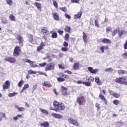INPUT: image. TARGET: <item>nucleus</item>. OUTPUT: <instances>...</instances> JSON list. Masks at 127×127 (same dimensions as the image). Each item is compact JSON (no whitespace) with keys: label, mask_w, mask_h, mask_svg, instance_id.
I'll return each instance as SVG.
<instances>
[{"label":"nucleus","mask_w":127,"mask_h":127,"mask_svg":"<svg viewBox=\"0 0 127 127\" xmlns=\"http://www.w3.org/2000/svg\"><path fill=\"white\" fill-rule=\"evenodd\" d=\"M28 74H36V73H37V71H33L31 69H30L28 71Z\"/></svg>","instance_id":"ea45409f"},{"label":"nucleus","mask_w":127,"mask_h":127,"mask_svg":"<svg viewBox=\"0 0 127 127\" xmlns=\"http://www.w3.org/2000/svg\"><path fill=\"white\" fill-rule=\"evenodd\" d=\"M124 49H127V40L126 41L124 45Z\"/></svg>","instance_id":"0e129e2a"},{"label":"nucleus","mask_w":127,"mask_h":127,"mask_svg":"<svg viewBox=\"0 0 127 127\" xmlns=\"http://www.w3.org/2000/svg\"><path fill=\"white\" fill-rule=\"evenodd\" d=\"M17 109H18L19 112H22L25 110V108L23 107H19L18 106H16Z\"/></svg>","instance_id":"58836bf2"},{"label":"nucleus","mask_w":127,"mask_h":127,"mask_svg":"<svg viewBox=\"0 0 127 127\" xmlns=\"http://www.w3.org/2000/svg\"><path fill=\"white\" fill-rule=\"evenodd\" d=\"M1 22L3 24H7L8 23V21L5 18H2L1 20Z\"/></svg>","instance_id":"bb28decb"},{"label":"nucleus","mask_w":127,"mask_h":127,"mask_svg":"<svg viewBox=\"0 0 127 127\" xmlns=\"http://www.w3.org/2000/svg\"><path fill=\"white\" fill-rule=\"evenodd\" d=\"M28 38L29 42H32V41H33V36H32V35H29Z\"/></svg>","instance_id":"4c0bfd02"},{"label":"nucleus","mask_w":127,"mask_h":127,"mask_svg":"<svg viewBox=\"0 0 127 127\" xmlns=\"http://www.w3.org/2000/svg\"><path fill=\"white\" fill-rule=\"evenodd\" d=\"M82 33H83L82 37H83V41L85 44H87L88 42V39H87L88 37V36L84 32Z\"/></svg>","instance_id":"f3484780"},{"label":"nucleus","mask_w":127,"mask_h":127,"mask_svg":"<svg viewBox=\"0 0 127 127\" xmlns=\"http://www.w3.org/2000/svg\"><path fill=\"white\" fill-rule=\"evenodd\" d=\"M30 65L32 68H36V67H38V65H37V64H33Z\"/></svg>","instance_id":"69168bd1"},{"label":"nucleus","mask_w":127,"mask_h":127,"mask_svg":"<svg viewBox=\"0 0 127 127\" xmlns=\"http://www.w3.org/2000/svg\"><path fill=\"white\" fill-rule=\"evenodd\" d=\"M122 57H123L124 59H127V53H124L122 55Z\"/></svg>","instance_id":"6e6d98bb"},{"label":"nucleus","mask_w":127,"mask_h":127,"mask_svg":"<svg viewBox=\"0 0 127 127\" xmlns=\"http://www.w3.org/2000/svg\"><path fill=\"white\" fill-rule=\"evenodd\" d=\"M17 40L18 41L19 46H23V39L20 35H18L17 37Z\"/></svg>","instance_id":"423d86ee"},{"label":"nucleus","mask_w":127,"mask_h":127,"mask_svg":"<svg viewBox=\"0 0 127 127\" xmlns=\"http://www.w3.org/2000/svg\"><path fill=\"white\" fill-rule=\"evenodd\" d=\"M82 84L83 85H85V86H86V87H91V86H92L91 85V83H90V82H89L84 81V82H82Z\"/></svg>","instance_id":"f704fd0d"},{"label":"nucleus","mask_w":127,"mask_h":127,"mask_svg":"<svg viewBox=\"0 0 127 127\" xmlns=\"http://www.w3.org/2000/svg\"><path fill=\"white\" fill-rule=\"evenodd\" d=\"M60 9L61 10H62V11H64V12H66V10H67L66 7H60Z\"/></svg>","instance_id":"5fc2aeb1"},{"label":"nucleus","mask_w":127,"mask_h":127,"mask_svg":"<svg viewBox=\"0 0 127 127\" xmlns=\"http://www.w3.org/2000/svg\"><path fill=\"white\" fill-rule=\"evenodd\" d=\"M64 73H67L69 75H71L72 74V71L70 70H64Z\"/></svg>","instance_id":"680f3d73"},{"label":"nucleus","mask_w":127,"mask_h":127,"mask_svg":"<svg viewBox=\"0 0 127 127\" xmlns=\"http://www.w3.org/2000/svg\"><path fill=\"white\" fill-rule=\"evenodd\" d=\"M53 16L55 19V20H59V16L57 13H54L53 14Z\"/></svg>","instance_id":"393cba45"},{"label":"nucleus","mask_w":127,"mask_h":127,"mask_svg":"<svg viewBox=\"0 0 127 127\" xmlns=\"http://www.w3.org/2000/svg\"><path fill=\"white\" fill-rule=\"evenodd\" d=\"M62 51H68V49L67 48H62Z\"/></svg>","instance_id":"774afa93"},{"label":"nucleus","mask_w":127,"mask_h":127,"mask_svg":"<svg viewBox=\"0 0 127 127\" xmlns=\"http://www.w3.org/2000/svg\"><path fill=\"white\" fill-rule=\"evenodd\" d=\"M100 50L102 51V53L105 52V50H107V49H109V46H103L100 48Z\"/></svg>","instance_id":"6ab92c4d"},{"label":"nucleus","mask_w":127,"mask_h":127,"mask_svg":"<svg viewBox=\"0 0 127 127\" xmlns=\"http://www.w3.org/2000/svg\"><path fill=\"white\" fill-rule=\"evenodd\" d=\"M67 122L69 124H72L73 126H75L76 127L79 126V123L76 120H75L73 118H69L67 120Z\"/></svg>","instance_id":"39448f33"},{"label":"nucleus","mask_w":127,"mask_h":127,"mask_svg":"<svg viewBox=\"0 0 127 127\" xmlns=\"http://www.w3.org/2000/svg\"><path fill=\"white\" fill-rule=\"evenodd\" d=\"M38 73H39V74H40V75H44V76H45L46 77H47V74L45 72H43L42 71H38Z\"/></svg>","instance_id":"3c124183"},{"label":"nucleus","mask_w":127,"mask_h":127,"mask_svg":"<svg viewBox=\"0 0 127 127\" xmlns=\"http://www.w3.org/2000/svg\"><path fill=\"white\" fill-rule=\"evenodd\" d=\"M95 82H97V84H98V85H101V81H100V79L99 78V77L96 76L95 78Z\"/></svg>","instance_id":"473e14b6"},{"label":"nucleus","mask_w":127,"mask_h":127,"mask_svg":"<svg viewBox=\"0 0 127 127\" xmlns=\"http://www.w3.org/2000/svg\"><path fill=\"white\" fill-rule=\"evenodd\" d=\"M41 126H42L44 127H49V124L48 123V122H44L41 124Z\"/></svg>","instance_id":"72a5a7b5"},{"label":"nucleus","mask_w":127,"mask_h":127,"mask_svg":"<svg viewBox=\"0 0 127 127\" xmlns=\"http://www.w3.org/2000/svg\"><path fill=\"white\" fill-rule=\"evenodd\" d=\"M64 31L65 32H68L69 33L70 31H71V27L68 26H66L64 28Z\"/></svg>","instance_id":"c756f323"},{"label":"nucleus","mask_w":127,"mask_h":127,"mask_svg":"<svg viewBox=\"0 0 127 127\" xmlns=\"http://www.w3.org/2000/svg\"><path fill=\"white\" fill-rule=\"evenodd\" d=\"M99 98H100L101 100L102 101H103L104 103H105V105H107V100H106V98H105V96L104 95H101V94L99 95Z\"/></svg>","instance_id":"4be33fe9"},{"label":"nucleus","mask_w":127,"mask_h":127,"mask_svg":"<svg viewBox=\"0 0 127 127\" xmlns=\"http://www.w3.org/2000/svg\"><path fill=\"white\" fill-rule=\"evenodd\" d=\"M34 4L35 6H36L37 8L38 9V10H41V4H40V3L36 2L34 3Z\"/></svg>","instance_id":"a211bd4d"},{"label":"nucleus","mask_w":127,"mask_h":127,"mask_svg":"<svg viewBox=\"0 0 127 127\" xmlns=\"http://www.w3.org/2000/svg\"><path fill=\"white\" fill-rule=\"evenodd\" d=\"M126 33V31L124 30H119L118 31V36L119 37H122L123 34Z\"/></svg>","instance_id":"412c9836"},{"label":"nucleus","mask_w":127,"mask_h":127,"mask_svg":"<svg viewBox=\"0 0 127 127\" xmlns=\"http://www.w3.org/2000/svg\"><path fill=\"white\" fill-rule=\"evenodd\" d=\"M124 81H126V78H125L123 77L117 78L115 79V82L116 83H119V84H123V82H124Z\"/></svg>","instance_id":"6e6552de"},{"label":"nucleus","mask_w":127,"mask_h":127,"mask_svg":"<svg viewBox=\"0 0 127 127\" xmlns=\"http://www.w3.org/2000/svg\"><path fill=\"white\" fill-rule=\"evenodd\" d=\"M3 118H5V113L0 112V122H1V120H2Z\"/></svg>","instance_id":"cd10ccee"},{"label":"nucleus","mask_w":127,"mask_h":127,"mask_svg":"<svg viewBox=\"0 0 127 127\" xmlns=\"http://www.w3.org/2000/svg\"><path fill=\"white\" fill-rule=\"evenodd\" d=\"M53 106L55 109L51 107L50 108V110L55 111L56 112H59L60 111H64L65 110V105H64V103H59V102L57 101H55L53 102Z\"/></svg>","instance_id":"f257e3e1"},{"label":"nucleus","mask_w":127,"mask_h":127,"mask_svg":"<svg viewBox=\"0 0 127 127\" xmlns=\"http://www.w3.org/2000/svg\"><path fill=\"white\" fill-rule=\"evenodd\" d=\"M100 40H101V42L102 43H105L106 44H111L112 43V41H111V40L107 38L105 39H100Z\"/></svg>","instance_id":"9b49d317"},{"label":"nucleus","mask_w":127,"mask_h":127,"mask_svg":"<svg viewBox=\"0 0 127 127\" xmlns=\"http://www.w3.org/2000/svg\"><path fill=\"white\" fill-rule=\"evenodd\" d=\"M58 33H59L60 35H62V34H63V33L64 32V31L63 30H59L58 31Z\"/></svg>","instance_id":"e2e57ef3"},{"label":"nucleus","mask_w":127,"mask_h":127,"mask_svg":"<svg viewBox=\"0 0 127 127\" xmlns=\"http://www.w3.org/2000/svg\"><path fill=\"white\" fill-rule=\"evenodd\" d=\"M61 90L63 96H66V95H68V92H67V88L64 87V86H63L61 87Z\"/></svg>","instance_id":"9d476101"},{"label":"nucleus","mask_w":127,"mask_h":127,"mask_svg":"<svg viewBox=\"0 0 127 127\" xmlns=\"http://www.w3.org/2000/svg\"><path fill=\"white\" fill-rule=\"evenodd\" d=\"M119 125H120V127H123V126H125V123L122 121H120L118 122Z\"/></svg>","instance_id":"052dcab7"},{"label":"nucleus","mask_w":127,"mask_h":127,"mask_svg":"<svg viewBox=\"0 0 127 127\" xmlns=\"http://www.w3.org/2000/svg\"><path fill=\"white\" fill-rule=\"evenodd\" d=\"M120 30V28L118 27L115 30H114L113 32L112 33V36H115L117 33H118V31L119 32Z\"/></svg>","instance_id":"c85d7f7f"},{"label":"nucleus","mask_w":127,"mask_h":127,"mask_svg":"<svg viewBox=\"0 0 127 127\" xmlns=\"http://www.w3.org/2000/svg\"><path fill=\"white\" fill-rule=\"evenodd\" d=\"M9 18L11 21H15V16L12 14L9 15Z\"/></svg>","instance_id":"7c9ffc66"},{"label":"nucleus","mask_w":127,"mask_h":127,"mask_svg":"<svg viewBox=\"0 0 127 127\" xmlns=\"http://www.w3.org/2000/svg\"><path fill=\"white\" fill-rule=\"evenodd\" d=\"M95 26H96V27L100 28V25L99 24V21H98V19H96L95 20Z\"/></svg>","instance_id":"e433bc0d"},{"label":"nucleus","mask_w":127,"mask_h":127,"mask_svg":"<svg viewBox=\"0 0 127 127\" xmlns=\"http://www.w3.org/2000/svg\"><path fill=\"white\" fill-rule=\"evenodd\" d=\"M76 101L79 106H85L86 104V99H85V97L82 95H80L77 97Z\"/></svg>","instance_id":"f03ea898"},{"label":"nucleus","mask_w":127,"mask_h":127,"mask_svg":"<svg viewBox=\"0 0 127 127\" xmlns=\"http://www.w3.org/2000/svg\"><path fill=\"white\" fill-rule=\"evenodd\" d=\"M110 94L111 95V96H113V97H114L115 98H117V99H118V98H120V97L121 96L120 95V94L117 93L116 92H114L112 90L110 91Z\"/></svg>","instance_id":"ddd939ff"},{"label":"nucleus","mask_w":127,"mask_h":127,"mask_svg":"<svg viewBox=\"0 0 127 127\" xmlns=\"http://www.w3.org/2000/svg\"><path fill=\"white\" fill-rule=\"evenodd\" d=\"M29 88V85L28 84H24V87H23V90H26Z\"/></svg>","instance_id":"09e8293b"},{"label":"nucleus","mask_w":127,"mask_h":127,"mask_svg":"<svg viewBox=\"0 0 127 127\" xmlns=\"http://www.w3.org/2000/svg\"><path fill=\"white\" fill-rule=\"evenodd\" d=\"M37 88V84H35L33 85V91H34V90H36V89Z\"/></svg>","instance_id":"338daca9"},{"label":"nucleus","mask_w":127,"mask_h":127,"mask_svg":"<svg viewBox=\"0 0 127 127\" xmlns=\"http://www.w3.org/2000/svg\"><path fill=\"white\" fill-rule=\"evenodd\" d=\"M118 74L119 75H124L125 74H127V71L123 69L119 70Z\"/></svg>","instance_id":"b1692460"},{"label":"nucleus","mask_w":127,"mask_h":127,"mask_svg":"<svg viewBox=\"0 0 127 127\" xmlns=\"http://www.w3.org/2000/svg\"><path fill=\"white\" fill-rule=\"evenodd\" d=\"M87 69L89 71V72H90V73H92V74H96V73L98 72V71H99L98 69H94L92 67H88Z\"/></svg>","instance_id":"f8f14e48"},{"label":"nucleus","mask_w":127,"mask_h":127,"mask_svg":"<svg viewBox=\"0 0 127 127\" xmlns=\"http://www.w3.org/2000/svg\"><path fill=\"white\" fill-rule=\"evenodd\" d=\"M86 79L88 80V81H90V82H94V78L93 77H90V78L89 77H86Z\"/></svg>","instance_id":"bf43d9fd"},{"label":"nucleus","mask_w":127,"mask_h":127,"mask_svg":"<svg viewBox=\"0 0 127 127\" xmlns=\"http://www.w3.org/2000/svg\"><path fill=\"white\" fill-rule=\"evenodd\" d=\"M7 4L9 5L10 6L12 5V0H5Z\"/></svg>","instance_id":"c9c22d12"},{"label":"nucleus","mask_w":127,"mask_h":127,"mask_svg":"<svg viewBox=\"0 0 127 127\" xmlns=\"http://www.w3.org/2000/svg\"><path fill=\"white\" fill-rule=\"evenodd\" d=\"M23 62H24V63H29L30 64V65H31V64H33V62H32V61H30V60H28V59H23Z\"/></svg>","instance_id":"a878e982"},{"label":"nucleus","mask_w":127,"mask_h":127,"mask_svg":"<svg viewBox=\"0 0 127 127\" xmlns=\"http://www.w3.org/2000/svg\"><path fill=\"white\" fill-rule=\"evenodd\" d=\"M5 61L11 64L15 63V62H16V60L12 57L5 58Z\"/></svg>","instance_id":"0eeeda50"},{"label":"nucleus","mask_w":127,"mask_h":127,"mask_svg":"<svg viewBox=\"0 0 127 127\" xmlns=\"http://www.w3.org/2000/svg\"><path fill=\"white\" fill-rule=\"evenodd\" d=\"M83 13V12H82L81 11L78 12L77 13V14H75L74 16V19H80V18H81V16H82V14Z\"/></svg>","instance_id":"2eb2a0df"},{"label":"nucleus","mask_w":127,"mask_h":127,"mask_svg":"<svg viewBox=\"0 0 127 127\" xmlns=\"http://www.w3.org/2000/svg\"><path fill=\"white\" fill-rule=\"evenodd\" d=\"M69 34L66 33L64 36V40H66V41H68L69 40Z\"/></svg>","instance_id":"49530a36"},{"label":"nucleus","mask_w":127,"mask_h":127,"mask_svg":"<svg viewBox=\"0 0 127 127\" xmlns=\"http://www.w3.org/2000/svg\"><path fill=\"white\" fill-rule=\"evenodd\" d=\"M44 46H45V45H44V42H42L40 44V46H39L37 48V51H40L42 49H43V47H44Z\"/></svg>","instance_id":"aec40b11"},{"label":"nucleus","mask_w":127,"mask_h":127,"mask_svg":"<svg viewBox=\"0 0 127 127\" xmlns=\"http://www.w3.org/2000/svg\"><path fill=\"white\" fill-rule=\"evenodd\" d=\"M52 116L54 117V118H55V119H63V116L61 114L53 113L52 114Z\"/></svg>","instance_id":"4468645a"},{"label":"nucleus","mask_w":127,"mask_h":127,"mask_svg":"<svg viewBox=\"0 0 127 127\" xmlns=\"http://www.w3.org/2000/svg\"><path fill=\"white\" fill-rule=\"evenodd\" d=\"M46 65H47V63H42V64H39V66H40V67H45V66H46Z\"/></svg>","instance_id":"8fccbe9b"},{"label":"nucleus","mask_w":127,"mask_h":127,"mask_svg":"<svg viewBox=\"0 0 127 127\" xmlns=\"http://www.w3.org/2000/svg\"><path fill=\"white\" fill-rule=\"evenodd\" d=\"M52 38H57V33L53 32L52 34Z\"/></svg>","instance_id":"37998d69"},{"label":"nucleus","mask_w":127,"mask_h":127,"mask_svg":"<svg viewBox=\"0 0 127 127\" xmlns=\"http://www.w3.org/2000/svg\"><path fill=\"white\" fill-rule=\"evenodd\" d=\"M113 104L114 105H116V106H118V105L120 104V101H119L118 100H115L113 101Z\"/></svg>","instance_id":"a18cd8bd"},{"label":"nucleus","mask_w":127,"mask_h":127,"mask_svg":"<svg viewBox=\"0 0 127 127\" xmlns=\"http://www.w3.org/2000/svg\"><path fill=\"white\" fill-rule=\"evenodd\" d=\"M41 32L44 35H48L49 34V31L46 27H43L41 28Z\"/></svg>","instance_id":"1a4fd4ad"},{"label":"nucleus","mask_w":127,"mask_h":127,"mask_svg":"<svg viewBox=\"0 0 127 127\" xmlns=\"http://www.w3.org/2000/svg\"><path fill=\"white\" fill-rule=\"evenodd\" d=\"M79 68H80V64L79 63H74L72 66V69L73 70H78Z\"/></svg>","instance_id":"dca6fc26"},{"label":"nucleus","mask_w":127,"mask_h":127,"mask_svg":"<svg viewBox=\"0 0 127 127\" xmlns=\"http://www.w3.org/2000/svg\"><path fill=\"white\" fill-rule=\"evenodd\" d=\"M43 86H45L46 88H50L51 85H50V83L48 82V81H45L43 84Z\"/></svg>","instance_id":"5701e85b"},{"label":"nucleus","mask_w":127,"mask_h":127,"mask_svg":"<svg viewBox=\"0 0 127 127\" xmlns=\"http://www.w3.org/2000/svg\"><path fill=\"white\" fill-rule=\"evenodd\" d=\"M15 95H17V93L14 92L13 93H9L8 96L9 97H14Z\"/></svg>","instance_id":"c03bdc74"},{"label":"nucleus","mask_w":127,"mask_h":127,"mask_svg":"<svg viewBox=\"0 0 127 127\" xmlns=\"http://www.w3.org/2000/svg\"><path fill=\"white\" fill-rule=\"evenodd\" d=\"M23 83H24L23 80H21V81H20L18 84V87H19L20 88V87H22V85H23Z\"/></svg>","instance_id":"79ce46f5"},{"label":"nucleus","mask_w":127,"mask_h":127,"mask_svg":"<svg viewBox=\"0 0 127 127\" xmlns=\"http://www.w3.org/2000/svg\"><path fill=\"white\" fill-rule=\"evenodd\" d=\"M113 69L112 67H110V68H107L106 69H105V71L106 72H112V71H113Z\"/></svg>","instance_id":"de8ad7c7"},{"label":"nucleus","mask_w":127,"mask_h":127,"mask_svg":"<svg viewBox=\"0 0 127 127\" xmlns=\"http://www.w3.org/2000/svg\"><path fill=\"white\" fill-rule=\"evenodd\" d=\"M112 31V27H108L106 28V32L109 33V31Z\"/></svg>","instance_id":"4d7b16f0"},{"label":"nucleus","mask_w":127,"mask_h":127,"mask_svg":"<svg viewBox=\"0 0 127 127\" xmlns=\"http://www.w3.org/2000/svg\"><path fill=\"white\" fill-rule=\"evenodd\" d=\"M57 80L59 82H64L65 78L60 77L57 78Z\"/></svg>","instance_id":"a19ab883"},{"label":"nucleus","mask_w":127,"mask_h":127,"mask_svg":"<svg viewBox=\"0 0 127 127\" xmlns=\"http://www.w3.org/2000/svg\"><path fill=\"white\" fill-rule=\"evenodd\" d=\"M21 52L20 47L19 46H16L14 50L13 56L16 57L19 56V54H20Z\"/></svg>","instance_id":"20e7f679"},{"label":"nucleus","mask_w":127,"mask_h":127,"mask_svg":"<svg viewBox=\"0 0 127 127\" xmlns=\"http://www.w3.org/2000/svg\"><path fill=\"white\" fill-rule=\"evenodd\" d=\"M95 107H96V108H97V111H100V104L99 103H96L95 104Z\"/></svg>","instance_id":"603ef678"},{"label":"nucleus","mask_w":127,"mask_h":127,"mask_svg":"<svg viewBox=\"0 0 127 127\" xmlns=\"http://www.w3.org/2000/svg\"><path fill=\"white\" fill-rule=\"evenodd\" d=\"M55 68V64L54 63H50L46 65L45 70L46 71H50V70H53Z\"/></svg>","instance_id":"7ed1b4c3"},{"label":"nucleus","mask_w":127,"mask_h":127,"mask_svg":"<svg viewBox=\"0 0 127 127\" xmlns=\"http://www.w3.org/2000/svg\"><path fill=\"white\" fill-rule=\"evenodd\" d=\"M53 4L55 6V7H56V8H58V4L57 3V2L56 1H53Z\"/></svg>","instance_id":"864d4df0"},{"label":"nucleus","mask_w":127,"mask_h":127,"mask_svg":"<svg viewBox=\"0 0 127 127\" xmlns=\"http://www.w3.org/2000/svg\"><path fill=\"white\" fill-rule=\"evenodd\" d=\"M64 16L66 17V18H68V19H70V18H71V16L67 13L64 14Z\"/></svg>","instance_id":"13d9d810"},{"label":"nucleus","mask_w":127,"mask_h":127,"mask_svg":"<svg viewBox=\"0 0 127 127\" xmlns=\"http://www.w3.org/2000/svg\"><path fill=\"white\" fill-rule=\"evenodd\" d=\"M40 111H41V112H42V113H43L45 115H47L48 114V111H47V110L45 109L40 108Z\"/></svg>","instance_id":"2f4dec72"}]
</instances>
